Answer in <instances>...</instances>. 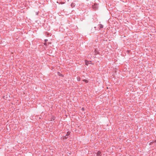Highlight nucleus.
<instances>
[{
  "label": "nucleus",
  "instance_id": "obj_1",
  "mask_svg": "<svg viewBox=\"0 0 156 156\" xmlns=\"http://www.w3.org/2000/svg\"><path fill=\"white\" fill-rule=\"evenodd\" d=\"M97 155V156H101V152L100 151H98V152Z\"/></svg>",
  "mask_w": 156,
  "mask_h": 156
},
{
  "label": "nucleus",
  "instance_id": "obj_2",
  "mask_svg": "<svg viewBox=\"0 0 156 156\" xmlns=\"http://www.w3.org/2000/svg\"><path fill=\"white\" fill-rule=\"evenodd\" d=\"M70 134V133L69 132H67L66 133V135L65 136V139H67V136H69Z\"/></svg>",
  "mask_w": 156,
  "mask_h": 156
},
{
  "label": "nucleus",
  "instance_id": "obj_3",
  "mask_svg": "<svg viewBox=\"0 0 156 156\" xmlns=\"http://www.w3.org/2000/svg\"><path fill=\"white\" fill-rule=\"evenodd\" d=\"M98 26H99V29L102 28L103 27V25L101 24H100L98 25Z\"/></svg>",
  "mask_w": 156,
  "mask_h": 156
},
{
  "label": "nucleus",
  "instance_id": "obj_4",
  "mask_svg": "<svg viewBox=\"0 0 156 156\" xmlns=\"http://www.w3.org/2000/svg\"><path fill=\"white\" fill-rule=\"evenodd\" d=\"M75 3L72 2L71 4V6L72 8H73L75 7Z\"/></svg>",
  "mask_w": 156,
  "mask_h": 156
},
{
  "label": "nucleus",
  "instance_id": "obj_5",
  "mask_svg": "<svg viewBox=\"0 0 156 156\" xmlns=\"http://www.w3.org/2000/svg\"><path fill=\"white\" fill-rule=\"evenodd\" d=\"M83 81L85 82L86 83H87L88 82V80H83Z\"/></svg>",
  "mask_w": 156,
  "mask_h": 156
},
{
  "label": "nucleus",
  "instance_id": "obj_6",
  "mask_svg": "<svg viewBox=\"0 0 156 156\" xmlns=\"http://www.w3.org/2000/svg\"><path fill=\"white\" fill-rule=\"evenodd\" d=\"M94 30L92 31V33L94 32V31L96 30V27H94Z\"/></svg>",
  "mask_w": 156,
  "mask_h": 156
},
{
  "label": "nucleus",
  "instance_id": "obj_7",
  "mask_svg": "<svg viewBox=\"0 0 156 156\" xmlns=\"http://www.w3.org/2000/svg\"><path fill=\"white\" fill-rule=\"evenodd\" d=\"M82 111H83L84 110V108H82L81 109Z\"/></svg>",
  "mask_w": 156,
  "mask_h": 156
},
{
  "label": "nucleus",
  "instance_id": "obj_8",
  "mask_svg": "<svg viewBox=\"0 0 156 156\" xmlns=\"http://www.w3.org/2000/svg\"><path fill=\"white\" fill-rule=\"evenodd\" d=\"M48 41V40L47 39H45V40H44V41H45V42H47V41Z\"/></svg>",
  "mask_w": 156,
  "mask_h": 156
},
{
  "label": "nucleus",
  "instance_id": "obj_9",
  "mask_svg": "<svg viewBox=\"0 0 156 156\" xmlns=\"http://www.w3.org/2000/svg\"><path fill=\"white\" fill-rule=\"evenodd\" d=\"M44 45H45L46 46L47 45L46 42H45L44 43Z\"/></svg>",
  "mask_w": 156,
  "mask_h": 156
},
{
  "label": "nucleus",
  "instance_id": "obj_10",
  "mask_svg": "<svg viewBox=\"0 0 156 156\" xmlns=\"http://www.w3.org/2000/svg\"><path fill=\"white\" fill-rule=\"evenodd\" d=\"M80 78H77V80L78 81H80Z\"/></svg>",
  "mask_w": 156,
  "mask_h": 156
}]
</instances>
